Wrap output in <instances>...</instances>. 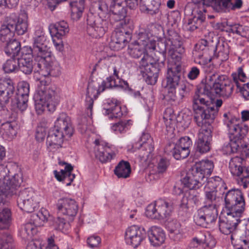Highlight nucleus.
<instances>
[{"instance_id":"29","label":"nucleus","mask_w":249,"mask_h":249,"mask_svg":"<svg viewBox=\"0 0 249 249\" xmlns=\"http://www.w3.org/2000/svg\"><path fill=\"white\" fill-rule=\"evenodd\" d=\"M217 2L215 7V11L218 13H228L239 9L243 5L242 0H235L234 3L232 2V0H217Z\"/></svg>"},{"instance_id":"61","label":"nucleus","mask_w":249,"mask_h":249,"mask_svg":"<svg viewBox=\"0 0 249 249\" xmlns=\"http://www.w3.org/2000/svg\"><path fill=\"white\" fill-rule=\"evenodd\" d=\"M191 86L188 83H185L180 80L179 85L177 86L178 90L179 99L182 100L184 97L187 96L190 90Z\"/></svg>"},{"instance_id":"54","label":"nucleus","mask_w":249,"mask_h":249,"mask_svg":"<svg viewBox=\"0 0 249 249\" xmlns=\"http://www.w3.org/2000/svg\"><path fill=\"white\" fill-rule=\"evenodd\" d=\"M219 197L217 196V190L213 189L210 191H205V205H214L216 207V203L219 201Z\"/></svg>"},{"instance_id":"53","label":"nucleus","mask_w":249,"mask_h":249,"mask_svg":"<svg viewBox=\"0 0 249 249\" xmlns=\"http://www.w3.org/2000/svg\"><path fill=\"white\" fill-rule=\"evenodd\" d=\"M175 144H177L181 149H183L182 155L185 156V155H186L187 152L190 153V148L192 145V142L189 137L185 136L181 138Z\"/></svg>"},{"instance_id":"37","label":"nucleus","mask_w":249,"mask_h":249,"mask_svg":"<svg viewBox=\"0 0 249 249\" xmlns=\"http://www.w3.org/2000/svg\"><path fill=\"white\" fill-rule=\"evenodd\" d=\"M6 42L5 53L9 56L14 57L19 56L20 55L21 44L15 39H11Z\"/></svg>"},{"instance_id":"39","label":"nucleus","mask_w":249,"mask_h":249,"mask_svg":"<svg viewBox=\"0 0 249 249\" xmlns=\"http://www.w3.org/2000/svg\"><path fill=\"white\" fill-rule=\"evenodd\" d=\"M33 70V61L30 57L18 58V70L26 75L32 73Z\"/></svg>"},{"instance_id":"60","label":"nucleus","mask_w":249,"mask_h":249,"mask_svg":"<svg viewBox=\"0 0 249 249\" xmlns=\"http://www.w3.org/2000/svg\"><path fill=\"white\" fill-rule=\"evenodd\" d=\"M13 240L11 235L3 234L0 237V249H12Z\"/></svg>"},{"instance_id":"30","label":"nucleus","mask_w":249,"mask_h":249,"mask_svg":"<svg viewBox=\"0 0 249 249\" xmlns=\"http://www.w3.org/2000/svg\"><path fill=\"white\" fill-rule=\"evenodd\" d=\"M49 29L52 37L58 39H61L70 31L68 24L64 20L51 24Z\"/></svg>"},{"instance_id":"46","label":"nucleus","mask_w":249,"mask_h":249,"mask_svg":"<svg viewBox=\"0 0 249 249\" xmlns=\"http://www.w3.org/2000/svg\"><path fill=\"white\" fill-rule=\"evenodd\" d=\"M127 52L129 56L135 59H138L142 56L143 57L144 55L148 54L145 50L139 44H130Z\"/></svg>"},{"instance_id":"3","label":"nucleus","mask_w":249,"mask_h":249,"mask_svg":"<svg viewBox=\"0 0 249 249\" xmlns=\"http://www.w3.org/2000/svg\"><path fill=\"white\" fill-rule=\"evenodd\" d=\"M46 41V39L33 40L34 58L38 61L37 71L45 78L48 76L56 77L60 74V67L56 62L53 61L50 48Z\"/></svg>"},{"instance_id":"27","label":"nucleus","mask_w":249,"mask_h":249,"mask_svg":"<svg viewBox=\"0 0 249 249\" xmlns=\"http://www.w3.org/2000/svg\"><path fill=\"white\" fill-rule=\"evenodd\" d=\"M15 86L11 80L0 83V103L7 104L15 95Z\"/></svg>"},{"instance_id":"16","label":"nucleus","mask_w":249,"mask_h":249,"mask_svg":"<svg viewBox=\"0 0 249 249\" xmlns=\"http://www.w3.org/2000/svg\"><path fill=\"white\" fill-rule=\"evenodd\" d=\"M147 232L144 228L132 225L126 229L124 240L126 244L137 248L146 238Z\"/></svg>"},{"instance_id":"28","label":"nucleus","mask_w":249,"mask_h":249,"mask_svg":"<svg viewBox=\"0 0 249 249\" xmlns=\"http://www.w3.org/2000/svg\"><path fill=\"white\" fill-rule=\"evenodd\" d=\"M151 245L154 247L161 245L165 241L166 235L163 230L158 226H152L147 232Z\"/></svg>"},{"instance_id":"36","label":"nucleus","mask_w":249,"mask_h":249,"mask_svg":"<svg viewBox=\"0 0 249 249\" xmlns=\"http://www.w3.org/2000/svg\"><path fill=\"white\" fill-rule=\"evenodd\" d=\"M183 150L172 142L167 143L164 148L165 153L168 155H172L175 159L178 160L185 159L189 156L190 153L187 152L186 155L183 156L182 155Z\"/></svg>"},{"instance_id":"48","label":"nucleus","mask_w":249,"mask_h":249,"mask_svg":"<svg viewBox=\"0 0 249 249\" xmlns=\"http://www.w3.org/2000/svg\"><path fill=\"white\" fill-rule=\"evenodd\" d=\"M132 125V121L120 120L118 122L113 124L111 129L116 134L124 133L127 131Z\"/></svg>"},{"instance_id":"7","label":"nucleus","mask_w":249,"mask_h":249,"mask_svg":"<svg viewBox=\"0 0 249 249\" xmlns=\"http://www.w3.org/2000/svg\"><path fill=\"white\" fill-rule=\"evenodd\" d=\"M165 62L160 63L156 58L144 55L140 62V68L143 73L145 82L149 85H155L158 79L161 69L164 66Z\"/></svg>"},{"instance_id":"26","label":"nucleus","mask_w":249,"mask_h":249,"mask_svg":"<svg viewBox=\"0 0 249 249\" xmlns=\"http://www.w3.org/2000/svg\"><path fill=\"white\" fill-rule=\"evenodd\" d=\"M64 132L52 128L48 133L46 144L50 151H55L62 147L65 137Z\"/></svg>"},{"instance_id":"9","label":"nucleus","mask_w":249,"mask_h":249,"mask_svg":"<svg viewBox=\"0 0 249 249\" xmlns=\"http://www.w3.org/2000/svg\"><path fill=\"white\" fill-rule=\"evenodd\" d=\"M225 203L228 213L241 216L245 210V202L240 190L232 189L228 191L225 195Z\"/></svg>"},{"instance_id":"15","label":"nucleus","mask_w":249,"mask_h":249,"mask_svg":"<svg viewBox=\"0 0 249 249\" xmlns=\"http://www.w3.org/2000/svg\"><path fill=\"white\" fill-rule=\"evenodd\" d=\"M22 182L21 177L15 174L11 178H5L3 184H0V201L3 205L6 202V198L18 193V188Z\"/></svg>"},{"instance_id":"34","label":"nucleus","mask_w":249,"mask_h":249,"mask_svg":"<svg viewBox=\"0 0 249 249\" xmlns=\"http://www.w3.org/2000/svg\"><path fill=\"white\" fill-rule=\"evenodd\" d=\"M166 226L170 237L175 241L178 240L181 236L180 223L177 219H173L167 222Z\"/></svg>"},{"instance_id":"42","label":"nucleus","mask_w":249,"mask_h":249,"mask_svg":"<svg viewBox=\"0 0 249 249\" xmlns=\"http://www.w3.org/2000/svg\"><path fill=\"white\" fill-rule=\"evenodd\" d=\"M14 98L11 99V106L13 109H18L21 111H23L26 109L27 107V102L28 99L19 96L18 94L15 93Z\"/></svg>"},{"instance_id":"1","label":"nucleus","mask_w":249,"mask_h":249,"mask_svg":"<svg viewBox=\"0 0 249 249\" xmlns=\"http://www.w3.org/2000/svg\"><path fill=\"white\" fill-rule=\"evenodd\" d=\"M211 93L204 89V83L197 87L193 96V108L195 111L194 119L197 125H202L203 123L209 122L212 123L221 107L223 101L221 99H210Z\"/></svg>"},{"instance_id":"17","label":"nucleus","mask_w":249,"mask_h":249,"mask_svg":"<svg viewBox=\"0 0 249 249\" xmlns=\"http://www.w3.org/2000/svg\"><path fill=\"white\" fill-rule=\"evenodd\" d=\"M47 212L46 210L38 212L31 215V222L26 223L22 228L21 232L23 238H31L37 232L36 227L41 226L42 222L47 220Z\"/></svg>"},{"instance_id":"32","label":"nucleus","mask_w":249,"mask_h":249,"mask_svg":"<svg viewBox=\"0 0 249 249\" xmlns=\"http://www.w3.org/2000/svg\"><path fill=\"white\" fill-rule=\"evenodd\" d=\"M166 41L170 42L172 46V49H179V53H183L184 48L183 47V41L181 37L174 30H168L164 35Z\"/></svg>"},{"instance_id":"35","label":"nucleus","mask_w":249,"mask_h":249,"mask_svg":"<svg viewBox=\"0 0 249 249\" xmlns=\"http://www.w3.org/2000/svg\"><path fill=\"white\" fill-rule=\"evenodd\" d=\"M153 48L156 49L157 52V53H155V56L154 57L156 58V61H160V63L165 62L167 51L171 49L166 40L159 41L157 46H155Z\"/></svg>"},{"instance_id":"64","label":"nucleus","mask_w":249,"mask_h":249,"mask_svg":"<svg viewBox=\"0 0 249 249\" xmlns=\"http://www.w3.org/2000/svg\"><path fill=\"white\" fill-rule=\"evenodd\" d=\"M241 240L244 242L245 246L249 244V221L245 223L240 229Z\"/></svg>"},{"instance_id":"62","label":"nucleus","mask_w":249,"mask_h":249,"mask_svg":"<svg viewBox=\"0 0 249 249\" xmlns=\"http://www.w3.org/2000/svg\"><path fill=\"white\" fill-rule=\"evenodd\" d=\"M206 12L207 10L205 6L198 7L193 12V14L195 15L193 18L197 19V20L202 24L205 20Z\"/></svg>"},{"instance_id":"40","label":"nucleus","mask_w":249,"mask_h":249,"mask_svg":"<svg viewBox=\"0 0 249 249\" xmlns=\"http://www.w3.org/2000/svg\"><path fill=\"white\" fill-rule=\"evenodd\" d=\"M197 211L205 215L212 223L215 222L217 218V210L214 205H205Z\"/></svg>"},{"instance_id":"14","label":"nucleus","mask_w":249,"mask_h":249,"mask_svg":"<svg viewBox=\"0 0 249 249\" xmlns=\"http://www.w3.org/2000/svg\"><path fill=\"white\" fill-rule=\"evenodd\" d=\"M211 124L212 123L208 122L206 123H203L202 125H197L201 127V128L196 142V152L203 154L210 151L213 137V126Z\"/></svg>"},{"instance_id":"50","label":"nucleus","mask_w":249,"mask_h":249,"mask_svg":"<svg viewBox=\"0 0 249 249\" xmlns=\"http://www.w3.org/2000/svg\"><path fill=\"white\" fill-rule=\"evenodd\" d=\"M18 58L12 56L2 65V70L5 73H11L18 71Z\"/></svg>"},{"instance_id":"5","label":"nucleus","mask_w":249,"mask_h":249,"mask_svg":"<svg viewBox=\"0 0 249 249\" xmlns=\"http://www.w3.org/2000/svg\"><path fill=\"white\" fill-rule=\"evenodd\" d=\"M206 78L204 89L211 94L228 98L232 94L234 86L227 75L214 72L209 74Z\"/></svg>"},{"instance_id":"51","label":"nucleus","mask_w":249,"mask_h":249,"mask_svg":"<svg viewBox=\"0 0 249 249\" xmlns=\"http://www.w3.org/2000/svg\"><path fill=\"white\" fill-rule=\"evenodd\" d=\"M4 104L0 103V124L3 125L7 124L10 126L11 122V113Z\"/></svg>"},{"instance_id":"6","label":"nucleus","mask_w":249,"mask_h":249,"mask_svg":"<svg viewBox=\"0 0 249 249\" xmlns=\"http://www.w3.org/2000/svg\"><path fill=\"white\" fill-rule=\"evenodd\" d=\"M217 46L209 42L206 39H201L195 46L193 54L195 58V62L200 65L204 66L210 63L213 58H217L220 53L224 55V58L227 59L229 55V51L220 50L217 54L216 53Z\"/></svg>"},{"instance_id":"22","label":"nucleus","mask_w":249,"mask_h":249,"mask_svg":"<svg viewBox=\"0 0 249 249\" xmlns=\"http://www.w3.org/2000/svg\"><path fill=\"white\" fill-rule=\"evenodd\" d=\"M227 216L219 218V229L223 234L228 235L233 232L241 222L240 217L227 212Z\"/></svg>"},{"instance_id":"24","label":"nucleus","mask_w":249,"mask_h":249,"mask_svg":"<svg viewBox=\"0 0 249 249\" xmlns=\"http://www.w3.org/2000/svg\"><path fill=\"white\" fill-rule=\"evenodd\" d=\"M126 2L124 0H110V11L111 12V19L115 21H121L126 16L127 10Z\"/></svg>"},{"instance_id":"25","label":"nucleus","mask_w":249,"mask_h":249,"mask_svg":"<svg viewBox=\"0 0 249 249\" xmlns=\"http://www.w3.org/2000/svg\"><path fill=\"white\" fill-rule=\"evenodd\" d=\"M53 128L64 133L66 136L71 137L73 132L71 118L65 113L62 112L59 114Z\"/></svg>"},{"instance_id":"59","label":"nucleus","mask_w":249,"mask_h":249,"mask_svg":"<svg viewBox=\"0 0 249 249\" xmlns=\"http://www.w3.org/2000/svg\"><path fill=\"white\" fill-rule=\"evenodd\" d=\"M140 10L142 12L149 15L151 16H154L161 12L160 9L156 8L151 5L144 4L139 2Z\"/></svg>"},{"instance_id":"43","label":"nucleus","mask_w":249,"mask_h":249,"mask_svg":"<svg viewBox=\"0 0 249 249\" xmlns=\"http://www.w3.org/2000/svg\"><path fill=\"white\" fill-rule=\"evenodd\" d=\"M53 174L55 178L59 181H64L67 186L71 185L75 178V175L71 174V172H66L63 170H61L60 172H57L56 170L53 171Z\"/></svg>"},{"instance_id":"10","label":"nucleus","mask_w":249,"mask_h":249,"mask_svg":"<svg viewBox=\"0 0 249 249\" xmlns=\"http://www.w3.org/2000/svg\"><path fill=\"white\" fill-rule=\"evenodd\" d=\"M114 79L112 77H108L107 78L106 81H103L101 86L97 81L91 80L88 83V87L87 89L86 99V103L87 109V114L89 113L90 115H92V110L93 108V105L94 103V99H96L98 95L106 89L110 88L112 86H116L115 82L114 84H112V81Z\"/></svg>"},{"instance_id":"18","label":"nucleus","mask_w":249,"mask_h":249,"mask_svg":"<svg viewBox=\"0 0 249 249\" xmlns=\"http://www.w3.org/2000/svg\"><path fill=\"white\" fill-rule=\"evenodd\" d=\"M56 208L58 213L73 219L77 213L78 205L74 199L63 197L58 200Z\"/></svg>"},{"instance_id":"23","label":"nucleus","mask_w":249,"mask_h":249,"mask_svg":"<svg viewBox=\"0 0 249 249\" xmlns=\"http://www.w3.org/2000/svg\"><path fill=\"white\" fill-rule=\"evenodd\" d=\"M180 78L181 77L177 76L166 75L165 81L162 82V86L168 90L164 98L170 103L178 100V97L176 95V89L179 85Z\"/></svg>"},{"instance_id":"19","label":"nucleus","mask_w":249,"mask_h":249,"mask_svg":"<svg viewBox=\"0 0 249 249\" xmlns=\"http://www.w3.org/2000/svg\"><path fill=\"white\" fill-rule=\"evenodd\" d=\"M95 156L101 163H105L111 161L115 158L116 154L112 151L108 143L96 139L94 142Z\"/></svg>"},{"instance_id":"55","label":"nucleus","mask_w":249,"mask_h":249,"mask_svg":"<svg viewBox=\"0 0 249 249\" xmlns=\"http://www.w3.org/2000/svg\"><path fill=\"white\" fill-rule=\"evenodd\" d=\"M189 171L194 175L196 178H197L199 181V184L203 185L208 180L207 177L203 172L200 171V169L196 164L192 166Z\"/></svg>"},{"instance_id":"63","label":"nucleus","mask_w":249,"mask_h":249,"mask_svg":"<svg viewBox=\"0 0 249 249\" xmlns=\"http://www.w3.org/2000/svg\"><path fill=\"white\" fill-rule=\"evenodd\" d=\"M29 91L30 86L29 83L26 82H22L18 85L17 92L15 91V93L28 99Z\"/></svg>"},{"instance_id":"12","label":"nucleus","mask_w":249,"mask_h":249,"mask_svg":"<svg viewBox=\"0 0 249 249\" xmlns=\"http://www.w3.org/2000/svg\"><path fill=\"white\" fill-rule=\"evenodd\" d=\"M244 159L239 156H235L231 159L229 168L233 176L238 177V183L246 188L249 184V167L244 166Z\"/></svg>"},{"instance_id":"41","label":"nucleus","mask_w":249,"mask_h":249,"mask_svg":"<svg viewBox=\"0 0 249 249\" xmlns=\"http://www.w3.org/2000/svg\"><path fill=\"white\" fill-rule=\"evenodd\" d=\"M181 180L184 186L190 190L198 189L203 185L202 184H199L198 180L189 171Z\"/></svg>"},{"instance_id":"8","label":"nucleus","mask_w":249,"mask_h":249,"mask_svg":"<svg viewBox=\"0 0 249 249\" xmlns=\"http://www.w3.org/2000/svg\"><path fill=\"white\" fill-rule=\"evenodd\" d=\"M34 99H40L49 103L51 110H55L59 102V95L55 85L49 79H40Z\"/></svg>"},{"instance_id":"11","label":"nucleus","mask_w":249,"mask_h":249,"mask_svg":"<svg viewBox=\"0 0 249 249\" xmlns=\"http://www.w3.org/2000/svg\"><path fill=\"white\" fill-rule=\"evenodd\" d=\"M173 210V203L160 198L147 206L145 214L152 219H164L171 216Z\"/></svg>"},{"instance_id":"20","label":"nucleus","mask_w":249,"mask_h":249,"mask_svg":"<svg viewBox=\"0 0 249 249\" xmlns=\"http://www.w3.org/2000/svg\"><path fill=\"white\" fill-rule=\"evenodd\" d=\"M132 38V32L126 31L124 27L115 31L109 43L110 48L119 51L124 48Z\"/></svg>"},{"instance_id":"21","label":"nucleus","mask_w":249,"mask_h":249,"mask_svg":"<svg viewBox=\"0 0 249 249\" xmlns=\"http://www.w3.org/2000/svg\"><path fill=\"white\" fill-rule=\"evenodd\" d=\"M174 48L173 50H169V53L171 56L170 64L168 66L166 75L177 76L181 77L182 75L183 68L181 64V54L183 53H179V49Z\"/></svg>"},{"instance_id":"58","label":"nucleus","mask_w":249,"mask_h":249,"mask_svg":"<svg viewBox=\"0 0 249 249\" xmlns=\"http://www.w3.org/2000/svg\"><path fill=\"white\" fill-rule=\"evenodd\" d=\"M194 221L197 226L203 228H207L208 226L212 224V222L207 219L205 215H203L198 211L194 216Z\"/></svg>"},{"instance_id":"2","label":"nucleus","mask_w":249,"mask_h":249,"mask_svg":"<svg viewBox=\"0 0 249 249\" xmlns=\"http://www.w3.org/2000/svg\"><path fill=\"white\" fill-rule=\"evenodd\" d=\"M89 10L87 18V33L94 38L102 37L108 28V21L103 18L108 13V5L104 0L94 1Z\"/></svg>"},{"instance_id":"33","label":"nucleus","mask_w":249,"mask_h":249,"mask_svg":"<svg viewBox=\"0 0 249 249\" xmlns=\"http://www.w3.org/2000/svg\"><path fill=\"white\" fill-rule=\"evenodd\" d=\"M28 15L24 11H21L18 17L16 18L15 33L18 36L24 35L28 31Z\"/></svg>"},{"instance_id":"44","label":"nucleus","mask_w":249,"mask_h":249,"mask_svg":"<svg viewBox=\"0 0 249 249\" xmlns=\"http://www.w3.org/2000/svg\"><path fill=\"white\" fill-rule=\"evenodd\" d=\"M152 34L148 26L140 28L137 36L139 43H141L144 46L147 45L149 41H152L151 38L152 37Z\"/></svg>"},{"instance_id":"47","label":"nucleus","mask_w":249,"mask_h":249,"mask_svg":"<svg viewBox=\"0 0 249 249\" xmlns=\"http://www.w3.org/2000/svg\"><path fill=\"white\" fill-rule=\"evenodd\" d=\"M113 75H111L109 77H112L114 79L113 81H112V84H114V82H115L116 84V86H112L110 88L113 87L114 88H121L124 89L130 90V89L129 87L128 83L126 81H124L120 78L119 76V70L116 67H114L113 68Z\"/></svg>"},{"instance_id":"31","label":"nucleus","mask_w":249,"mask_h":249,"mask_svg":"<svg viewBox=\"0 0 249 249\" xmlns=\"http://www.w3.org/2000/svg\"><path fill=\"white\" fill-rule=\"evenodd\" d=\"M107 107L104 108L105 112L104 114L108 116L110 119L120 118L124 115H126L124 111L125 109L123 110L122 107L116 103L112 100L107 102Z\"/></svg>"},{"instance_id":"13","label":"nucleus","mask_w":249,"mask_h":249,"mask_svg":"<svg viewBox=\"0 0 249 249\" xmlns=\"http://www.w3.org/2000/svg\"><path fill=\"white\" fill-rule=\"evenodd\" d=\"M18 207L26 213H32L39 207L36 196L30 188H24L15 195Z\"/></svg>"},{"instance_id":"45","label":"nucleus","mask_w":249,"mask_h":249,"mask_svg":"<svg viewBox=\"0 0 249 249\" xmlns=\"http://www.w3.org/2000/svg\"><path fill=\"white\" fill-rule=\"evenodd\" d=\"M11 221V210L8 208H3L0 212V229L8 228Z\"/></svg>"},{"instance_id":"49","label":"nucleus","mask_w":249,"mask_h":249,"mask_svg":"<svg viewBox=\"0 0 249 249\" xmlns=\"http://www.w3.org/2000/svg\"><path fill=\"white\" fill-rule=\"evenodd\" d=\"M138 143L142 148L149 147V152H153L154 149L153 141L148 133L143 132Z\"/></svg>"},{"instance_id":"56","label":"nucleus","mask_w":249,"mask_h":249,"mask_svg":"<svg viewBox=\"0 0 249 249\" xmlns=\"http://www.w3.org/2000/svg\"><path fill=\"white\" fill-rule=\"evenodd\" d=\"M14 36V33L10 30V28L4 22L1 25L0 28V40L2 42H7Z\"/></svg>"},{"instance_id":"38","label":"nucleus","mask_w":249,"mask_h":249,"mask_svg":"<svg viewBox=\"0 0 249 249\" xmlns=\"http://www.w3.org/2000/svg\"><path fill=\"white\" fill-rule=\"evenodd\" d=\"M114 174L119 178H127L130 176L131 172V166L128 161L122 160L116 166Z\"/></svg>"},{"instance_id":"4","label":"nucleus","mask_w":249,"mask_h":249,"mask_svg":"<svg viewBox=\"0 0 249 249\" xmlns=\"http://www.w3.org/2000/svg\"><path fill=\"white\" fill-rule=\"evenodd\" d=\"M239 117L229 116L227 119H224L225 124L228 128L230 142L225 146V151L227 154H231L237 152L240 145L243 148H248V145L242 144V140L248 132L249 127L246 124L240 123Z\"/></svg>"},{"instance_id":"57","label":"nucleus","mask_w":249,"mask_h":249,"mask_svg":"<svg viewBox=\"0 0 249 249\" xmlns=\"http://www.w3.org/2000/svg\"><path fill=\"white\" fill-rule=\"evenodd\" d=\"M34 100L35 109L38 115L42 114L46 108L50 112H53L55 110H51L48 103L40 100V99H34Z\"/></svg>"},{"instance_id":"52","label":"nucleus","mask_w":249,"mask_h":249,"mask_svg":"<svg viewBox=\"0 0 249 249\" xmlns=\"http://www.w3.org/2000/svg\"><path fill=\"white\" fill-rule=\"evenodd\" d=\"M196 164L207 177L211 174L214 167L213 162L209 160H202Z\"/></svg>"}]
</instances>
